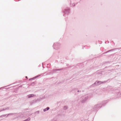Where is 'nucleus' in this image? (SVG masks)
<instances>
[{
    "mask_svg": "<svg viewBox=\"0 0 121 121\" xmlns=\"http://www.w3.org/2000/svg\"><path fill=\"white\" fill-rule=\"evenodd\" d=\"M34 94H32L31 95H28V98H30L31 97L34 96Z\"/></svg>",
    "mask_w": 121,
    "mask_h": 121,
    "instance_id": "nucleus-1",
    "label": "nucleus"
},
{
    "mask_svg": "<svg viewBox=\"0 0 121 121\" xmlns=\"http://www.w3.org/2000/svg\"><path fill=\"white\" fill-rule=\"evenodd\" d=\"M46 108L47 109V110H48L49 109V107H48Z\"/></svg>",
    "mask_w": 121,
    "mask_h": 121,
    "instance_id": "nucleus-2",
    "label": "nucleus"
},
{
    "mask_svg": "<svg viewBox=\"0 0 121 121\" xmlns=\"http://www.w3.org/2000/svg\"><path fill=\"white\" fill-rule=\"evenodd\" d=\"M46 110H47L46 108H45V109H43V111L44 112Z\"/></svg>",
    "mask_w": 121,
    "mask_h": 121,
    "instance_id": "nucleus-3",
    "label": "nucleus"
},
{
    "mask_svg": "<svg viewBox=\"0 0 121 121\" xmlns=\"http://www.w3.org/2000/svg\"><path fill=\"white\" fill-rule=\"evenodd\" d=\"M29 120H30V118H29Z\"/></svg>",
    "mask_w": 121,
    "mask_h": 121,
    "instance_id": "nucleus-4",
    "label": "nucleus"
},
{
    "mask_svg": "<svg viewBox=\"0 0 121 121\" xmlns=\"http://www.w3.org/2000/svg\"><path fill=\"white\" fill-rule=\"evenodd\" d=\"M26 78H27V77H26Z\"/></svg>",
    "mask_w": 121,
    "mask_h": 121,
    "instance_id": "nucleus-5",
    "label": "nucleus"
}]
</instances>
